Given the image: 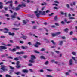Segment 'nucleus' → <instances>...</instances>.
<instances>
[{
	"instance_id": "1",
	"label": "nucleus",
	"mask_w": 77,
	"mask_h": 77,
	"mask_svg": "<svg viewBox=\"0 0 77 77\" xmlns=\"http://www.w3.org/2000/svg\"><path fill=\"white\" fill-rule=\"evenodd\" d=\"M1 68H0V69H1L2 70H0V73H2L3 72V71L5 72L6 71H8V68H6L7 67L6 66L2 65L1 66Z\"/></svg>"
},
{
	"instance_id": "2",
	"label": "nucleus",
	"mask_w": 77,
	"mask_h": 77,
	"mask_svg": "<svg viewBox=\"0 0 77 77\" xmlns=\"http://www.w3.org/2000/svg\"><path fill=\"white\" fill-rule=\"evenodd\" d=\"M6 49H7V47L6 46H0V51H3V50H6Z\"/></svg>"
},
{
	"instance_id": "3",
	"label": "nucleus",
	"mask_w": 77,
	"mask_h": 77,
	"mask_svg": "<svg viewBox=\"0 0 77 77\" xmlns=\"http://www.w3.org/2000/svg\"><path fill=\"white\" fill-rule=\"evenodd\" d=\"M19 64H20V61H17L16 63L17 66H16V68L18 69L21 68V65H19Z\"/></svg>"
},
{
	"instance_id": "4",
	"label": "nucleus",
	"mask_w": 77,
	"mask_h": 77,
	"mask_svg": "<svg viewBox=\"0 0 77 77\" xmlns=\"http://www.w3.org/2000/svg\"><path fill=\"white\" fill-rule=\"evenodd\" d=\"M69 65L71 66L73 65V61L72 59H71L69 60Z\"/></svg>"
},
{
	"instance_id": "5",
	"label": "nucleus",
	"mask_w": 77,
	"mask_h": 77,
	"mask_svg": "<svg viewBox=\"0 0 77 77\" xmlns=\"http://www.w3.org/2000/svg\"><path fill=\"white\" fill-rule=\"evenodd\" d=\"M16 54L19 55H21V54H24V52L23 51H21V52H16Z\"/></svg>"
},
{
	"instance_id": "6",
	"label": "nucleus",
	"mask_w": 77,
	"mask_h": 77,
	"mask_svg": "<svg viewBox=\"0 0 77 77\" xmlns=\"http://www.w3.org/2000/svg\"><path fill=\"white\" fill-rule=\"evenodd\" d=\"M23 73H28V70L27 69H23L22 71Z\"/></svg>"
},
{
	"instance_id": "7",
	"label": "nucleus",
	"mask_w": 77,
	"mask_h": 77,
	"mask_svg": "<svg viewBox=\"0 0 77 77\" xmlns=\"http://www.w3.org/2000/svg\"><path fill=\"white\" fill-rule=\"evenodd\" d=\"M42 11H39V13H36V16L37 17H39V15H41V13Z\"/></svg>"
},
{
	"instance_id": "8",
	"label": "nucleus",
	"mask_w": 77,
	"mask_h": 77,
	"mask_svg": "<svg viewBox=\"0 0 77 77\" xmlns=\"http://www.w3.org/2000/svg\"><path fill=\"white\" fill-rule=\"evenodd\" d=\"M29 62L32 63H34L35 62V60H33V59H31L29 61Z\"/></svg>"
},
{
	"instance_id": "9",
	"label": "nucleus",
	"mask_w": 77,
	"mask_h": 77,
	"mask_svg": "<svg viewBox=\"0 0 77 77\" xmlns=\"http://www.w3.org/2000/svg\"><path fill=\"white\" fill-rule=\"evenodd\" d=\"M8 34H9V36H14V33L13 32V33H11L10 32H8Z\"/></svg>"
},
{
	"instance_id": "10",
	"label": "nucleus",
	"mask_w": 77,
	"mask_h": 77,
	"mask_svg": "<svg viewBox=\"0 0 77 77\" xmlns=\"http://www.w3.org/2000/svg\"><path fill=\"white\" fill-rule=\"evenodd\" d=\"M31 59H36V57L35 56L33 55H32L31 56Z\"/></svg>"
},
{
	"instance_id": "11",
	"label": "nucleus",
	"mask_w": 77,
	"mask_h": 77,
	"mask_svg": "<svg viewBox=\"0 0 77 77\" xmlns=\"http://www.w3.org/2000/svg\"><path fill=\"white\" fill-rule=\"evenodd\" d=\"M59 45H62L63 44V41H59Z\"/></svg>"
},
{
	"instance_id": "12",
	"label": "nucleus",
	"mask_w": 77,
	"mask_h": 77,
	"mask_svg": "<svg viewBox=\"0 0 77 77\" xmlns=\"http://www.w3.org/2000/svg\"><path fill=\"white\" fill-rule=\"evenodd\" d=\"M21 38H23V39H26L27 38V37L26 36H23L21 37Z\"/></svg>"
},
{
	"instance_id": "13",
	"label": "nucleus",
	"mask_w": 77,
	"mask_h": 77,
	"mask_svg": "<svg viewBox=\"0 0 77 77\" xmlns=\"http://www.w3.org/2000/svg\"><path fill=\"white\" fill-rule=\"evenodd\" d=\"M40 14H41L42 15H46V14H45V11H43L42 13L41 12V13H40Z\"/></svg>"
},
{
	"instance_id": "14",
	"label": "nucleus",
	"mask_w": 77,
	"mask_h": 77,
	"mask_svg": "<svg viewBox=\"0 0 77 77\" xmlns=\"http://www.w3.org/2000/svg\"><path fill=\"white\" fill-rule=\"evenodd\" d=\"M14 74H15L17 75H20V74H21V73L20 72H18L17 73L15 72Z\"/></svg>"
},
{
	"instance_id": "15",
	"label": "nucleus",
	"mask_w": 77,
	"mask_h": 77,
	"mask_svg": "<svg viewBox=\"0 0 77 77\" xmlns=\"http://www.w3.org/2000/svg\"><path fill=\"white\" fill-rule=\"evenodd\" d=\"M40 59H45V57L42 56H40Z\"/></svg>"
},
{
	"instance_id": "16",
	"label": "nucleus",
	"mask_w": 77,
	"mask_h": 77,
	"mask_svg": "<svg viewBox=\"0 0 77 77\" xmlns=\"http://www.w3.org/2000/svg\"><path fill=\"white\" fill-rule=\"evenodd\" d=\"M68 30H69V29L68 28H66L65 29H64V31L65 32H66V33H67Z\"/></svg>"
},
{
	"instance_id": "17",
	"label": "nucleus",
	"mask_w": 77,
	"mask_h": 77,
	"mask_svg": "<svg viewBox=\"0 0 77 77\" xmlns=\"http://www.w3.org/2000/svg\"><path fill=\"white\" fill-rule=\"evenodd\" d=\"M57 16H56L54 17V20L55 21H57Z\"/></svg>"
},
{
	"instance_id": "18",
	"label": "nucleus",
	"mask_w": 77,
	"mask_h": 77,
	"mask_svg": "<svg viewBox=\"0 0 77 77\" xmlns=\"http://www.w3.org/2000/svg\"><path fill=\"white\" fill-rule=\"evenodd\" d=\"M12 3V1H8L7 2L6 4L7 5L8 3Z\"/></svg>"
},
{
	"instance_id": "19",
	"label": "nucleus",
	"mask_w": 77,
	"mask_h": 77,
	"mask_svg": "<svg viewBox=\"0 0 77 77\" xmlns=\"http://www.w3.org/2000/svg\"><path fill=\"white\" fill-rule=\"evenodd\" d=\"M12 3V1H8L7 2L6 4L7 5L8 3Z\"/></svg>"
},
{
	"instance_id": "20",
	"label": "nucleus",
	"mask_w": 77,
	"mask_h": 77,
	"mask_svg": "<svg viewBox=\"0 0 77 77\" xmlns=\"http://www.w3.org/2000/svg\"><path fill=\"white\" fill-rule=\"evenodd\" d=\"M72 54L74 55V56H76V52H72Z\"/></svg>"
},
{
	"instance_id": "21",
	"label": "nucleus",
	"mask_w": 77,
	"mask_h": 77,
	"mask_svg": "<svg viewBox=\"0 0 77 77\" xmlns=\"http://www.w3.org/2000/svg\"><path fill=\"white\" fill-rule=\"evenodd\" d=\"M12 29L13 30H19V28H12Z\"/></svg>"
},
{
	"instance_id": "22",
	"label": "nucleus",
	"mask_w": 77,
	"mask_h": 77,
	"mask_svg": "<svg viewBox=\"0 0 77 77\" xmlns=\"http://www.w3.org/2000/svg\"><path fill=\"white\" fill-rule=\"evenodd\" d=\"M15 9L16 11H18L20 9V8L19 7H17L15 8Z\"/></svg>"
},
{
	"instance_id": "23",
	"label": "nucleus",
	"mask_w": 77,
	"mask_h": 77,
	"mask_svg": "<svg viewBox=\"0 0 77 77\" xmlns=\"http://www.w3.org/2000/svg\"><path fill=\"white\" fill-rule=\"evenodd\" d=\"M9 68H10V69H15V68L12 67V66H9Z\"/></svg>"
},
{
	"instance_id": "24",
	"label": "nucleus",
	"mask_w": 77,
	"mask_h": 77,
	"mask_svg": "<svg viewBox=\"0 0 77 77\" xmlns=\"http://www.w3.org/2000/svg\"><path fill=\"white\" fill-rule=\"evenodd\" d=\"M11 51H12L13 52H14V51H16V49L15 48H13L12 50H11Z\"/></svg>"
},
{
	"instance_id": "25",
	"label": "nucleus",
	"mask_w": 77,
	"mask_h": 77,
	"mask_svg": "<svg viewBox=\"0 0 77 77\" xmlns=\"http://www.w3.org/2000/svg\"><path fill=\"white\" fill-rule=\"evenodd\" d=\"M22 6H23V7H26V4H24L23 2L22 3Z\"/></svg>"
},
{
	"instance_id": "26",
	"label": "nucleus",
	"mask_w": 77,
	"mask_h": 77,
	"mask_svg": "<svg viewBox=\"0 0 77 77\" xmlns=\"http://www.w3.org/2000/svg\"><path fill=\"white\" fill-rule=\"evenodd\" d=\"M11 17L12 18H16V16L14 15H12L11 16Z\"/></svg>"
},
{
	"instance_id": "27",
	"label": "nucleus",
	"mask_w": 77,
	"mask_h": 77,
	"mask_svg": "<svg viewBox=\"0 0 77 77\" xmlns=\"http://www.w3.org/2000/svg\"><path fill=\"white\" fill-rule=\"evenodd\" d=\"M52 35L53 37H54L56 36V34H54L53 33H52Z\"/></svg>"
},
{
	"instance_id": "28",
	"label": "nucleus",
	"mask_w": 77,
	"mask_h": 77,
	"mask_svg": "<svg viewBox=\"0 0 77 77\" xmlns=\"http://www.w3.org/2000/svg\"><path fill=\"white\" fill-rule=\"evenodd\" d=\"M4 9H5V11H8V8L6 7H5L4 8Z\"/></svg>"
},
{
	"instance_id": "29",
	"label": "nucleus",
	"mask_w": 77,
	"mask_h": 77,
	"mask_svg": "<svg viewBox=\"0 0 77 77\" xmlns=\"http://www.w3.org/2000/svg\"><path fill=\"white\" fill-rule=\"evenodd\" d=\"M14 26H17V27H18L19 26H20V23H19V24L18 25L16 24H14Z\"/></svg>"
},
{
	"instance_id": "30",
	"label": "nucleus",
	"mask_w": 77,
	"mask_h": 77,
	"mask_svg": "<svg viewBox=\"0 0 77 77\" xmlns=\"http://www.w3.org/2000/svg\"><path fill=\"white\" fill-rule=\"evenodd\" d=\"M60 34H61V32H58L56 33V35H60Z\"/></svg>"
},
{
	"instance_id": "31",
	"label": "nucleus",
	"mask_w": 77,
	"mask_h": 77,
	"mask_svg": "<svg viewBox=\"0 0 77 77\" xmlns=\"http://www.w3.org/2000/svg\"><path fill=\"white\" fill-rule=\"evenodd\" d=\"M16 49H17V50H19L20 49V47L17 46H16Z\"/></svg>"
},
{
	"instance_id": "32",
	"label": "nucleus",
	"mask_w": 77,
	"mask_h": 77,
	"mask_svg": "<svg viewBox=\"0 0 77 77\" xmlns=\"http://www.w3.org/2000/svg\"><path fill=\"white\" fill-rule=\"evenodd\" d=\"M45 49L44 48H42V49L41 50V51H45Z\"/></svg>"
},
{
	"instance_id": "33",
	"label": "nucleus",
	"mask_w": 77,
	"mask_h": 77,
	"mask_svg": "<svg viewBox=\"0 0 77 77\" xmlns=\"http://www.w3.org/2000/svg\"><path fill=\"white\" fill-rule=\"evenodd\" d=\"M6 77H12L11 76L9 75L8 74H7L5 76Z\"/></svg>"
},
{
	"instance_id": "34",
	"label": "nucleus",
	"mask_w": 77,
	"mask_h": 77,
	"mask_svg": "<svg viewBox=\"0 0 77 77\" xmlns=\"http://www.w3.org/2000/svg\"><path fill=\"white\" fill-rule=\"evenodd\" d=\"M51 42H52V43H53V44L54 45H56V43H55V42H54V40H52Z\"/></svg>"
},
{
	"instance_id": "35",
	"label": "nucleus",
	"mask_w": 77,
	"mask_h": 77,
	"mask_svg": "<svg viewBox=\"0 0 77 77\" xmlns=\"http://www.w3.org/2000/svg\"><path fill=\"white\" fill-rule=\"evenodd\" d=\"M54 51L57 54H59V53H60V52H59V51Z\"/></svg>"
},
{
	"instance_id": "36",
	"label": "nucleus",
	"mask_w": 77,
	"mask_h": 77,
	"mask_svg": "<svg viewBox=\"0 0 77 77\" xmlns=\"http://www.w3.org/2000/svg\"><path fill=\"white\" fill-rule=\"evenodd\" d=\"M72 34H73V31H71L69 35H72Z\"/></svg>"
},
{
	"instance_id": "37",
	"label": "nucleus",
	"mask_w": 77,
	"mask_h": 77,
	"mask_svg": "<svg viewBox=\"0 0 77 77\" xmlns=\"http://www.w3.org/2000/svg\"><path fill=\"white\" fill-rule=\"evenodd\" d=\"M34 52L36 53H40V52H38V51L37 50L34 51Z\"/></svg>"
},
{
	"instance_id": "38",
	"label": "nucleus",
	"mask_w": 77,
	"mask_h": 77,
	"mask_svg": "<svg viewBox=\"0 0 77 77\" xmlns=\"http://www.w3.org/2000/svg\"><path fill=\"white\" fill-rule=\"evenodd\" d=\"M23 58H24V59H26V58L27 57V56L24 55V56H23Z\"/></svg>"
},
{
	"instance_id": "39",
	"label": "nucleus",
	"mask_w": 77,
	"mask_h": 77,
	"mask_svg": "<svg viewBox=\"0 0 77 77\" xmlns=\"http://www.w3.org/2000/svg\"><path fill=\"white\" fill-rule=\"evenodd\" d=\"M34 45V46H35V47H39V46H38V44H36L35 45Z\"/></svg>"
},
{
	"instance_id": "40",
	"label": "nucleus",
	"mask_w": 77,
	"mask_h": 77,
	"mask_svg": "<svg viewBox=\"0 0 77 77\" xmlns=\"http://www.w3.org/2000/svg\"><path fill=\"white\" fill-rule=\"evenodd\" d=\"M66 6L67 7V8H69V9L70 8V7H69V4H66Z\"/></svg>"
},
{
	"instance_id": "41",
	"label": "nucleus",
	"mask_w": 77,
	"mask_h": 77,
	"mask_svg": "<svg viewBox=\"0 0 77 77\" xmlns=\"http://www.w3.org/2000/svg\"><path fill=\"white\" fill-rule=\"evenodd\" d=\"M51 62L52 63H54L55 62V60H52L51 61Z\"/></svg>"
},
{
	"instance_id": "42",
	"label": "nucleus",
	"mask_w": 77,
	"mask_h": 77,
	"mask_svg": "<svg viewBox=\"0 0 77 77\" xmlns=\"http://www.w3.org/2000/svg\"><path fill=\"white\" fill-rule=\"evenodd\" d=\"M23 24H26L27 23V21H25V20H23Z\"/></svg>"
},
{
	"instance_id": "43",
	"label": "nucleus",
	"mask_w": 77,
	"mask_h": 77,
	"mask_svg": "<svg viewBox=\"0 0 77 77\" xmlns=\"http://www.w3.org/2000/svg\"><path fill=\"white\" fill-rule=\"evenodd\" d=\"M56 47V46H52L51 47V48H55Z\"/></svg>"
},
{
	"instance_id": "44",
	"label": "nucleus",
	"mask_w": 77,
	"mask_h": 77,
	"mask_svg": "<svg viewBox=\"0 0 77 77\" xmlns=\"http://www.w3.org/2000/svg\"><path fill=\"white\" fill-rule=\"evenodd\" d=\"M54 2L55 3H58V4H59V2H58V1H54Z\"/></svg>"
},
{
	"instance_id": "45",
	"label": "nucleus",
	"mask_w": 77,
	"mask_h": 77,
	"mask_svg": "<svg viewBox=\"0 0 77 77\" xmlns=\"http://www.w3.org/2000/svg\"><path fill=\"white\" fill-rule=\"evenodd\" d=\"M36 44H37V45H41V43L38 42H36Z\"/></svg>"
},
{
	"instance_id": "46",
	"label": "nucleus",
	"mask_w": 77,
	"mask_h": 77,
	"mask_svg": "<svg viewBox=\"0 0 77 77\" xmlns=\"http://www.w3.org/2000/svg\"><path fill=\"white\" fill-rule=\"evenodd\" d=\"M14 60H19V59L18 58H15L14 59Z\"/></svg>"
},
{
	"instance_id": "47",
	"label": "nucleus",
	"mask_w": 77,
	"mask_h": 77,
	"mask_svg": "<svg viewBox=\"0 0 77 77\" xmlns=\"http://www.w3.org/2000/svg\"><path fill=\"white\" fill-rule=\"evenodd\" d=\"M15 16H17V13L16 12H14L13 14Z\"/></svg>"
},
{
	"instance_id": "48",
	"label": "nucleus",
	"mask_w": 77,
	"mask_h": 77,
	"mask_svg": "<svg viewBox=\"0 0 77 77\" xmlns=\"http://www.w3.org/2000/svg\"><path fill=\"white\" fill-rule=\"evenodd\" d=\"M0 38L2 39H5V37L4 36H1Z\"/></svg>"
},
{
	"instance_id": "49",
	"label": "nucleus",
	"mask_w": 77,
	"mask_h": 77,
	"mask_svg": "<svg viewBox=\"0 0 77 77\" xmlns=\"http://www.w3.org/2000/svg\"><path fill=\"white\" fill-rule=\"evenodd\" d=\"M4 29L6 31H9V30L8 29V28H4Z\"/></svg>"
},
{
	"instance_id": "50",
	"label": "nucleus",
	"mask_w": 77,
	"mask_h": 77,
	"mask_svg": "<svg viewBox=\"0 0 77 77\" xmlns=\"http://www.w3.org/2000/svg\"><path fill=\"white\" fill-rule=\"evenodd\" d=\"M28 65L29 66H33V64L31 63H30L28 64Z\"/></svg>"
},
{
	"instance_id": "51",
	"label": "nucleus",
	"mask_w": 77,
	"mask_h": 77,
	"mask_svg": "<svg viewBox=\"0 0 77 77\" xmlns=\"http://www.w3.org/2000/svg\"><path fill=\"white\" fill-rule=\"evenodd\" d=\"M3 8V5H0V9H2V8Z\"/></svg>"
},
{
	"instance_id": "52",
	"label": "nucleus",
	"mask_w": 77,
	"mask_h": 77,
	"mask_svg": "<svg viewBox=\"0 0 77 77\" xmlns=\"http://www.w3.org/2000/svg\"><path fill=\"white\" fill-rule=\"evenodd\" d=\"M72 59L74 60V61L75 60H75V57H72Z\"/></svg>"
},
{
	"instance_id": "53",
	"label": "nucleus",
	"mask_w": 77,
	"mask_h": 77,
	"mask_svg": "<svg viewBox=\"0 0 77 77\" xmlns=\"http://www.w3.org/2000/svg\"><path fill=\"white\" fill-rule=\"evenodd\" d=\"M8 59H13V58L11 57H8Z\"/></svg>"
},
{
	"instance_id": "54",
	"label": "nucleus",
	"mask_w": 77,
	"mask_h": 77,
	"mask_svg": "<svg viewBox=\"0 0 77 77\" xmlns=\"http://www.w3.org/2000/svg\"><path fill=\"white\" fill-rule=\"evenodd\" d=\"M45 65H48V61H46L45 63Z\"/></svg>"
},
{
	"instance_id": "55",
	"label": "nucleus",
	"mask_w": 77,
	"mask_h": 77,
	"mask_svg": "<svg viewBox=\"0 0 77 77\" xmlns=\"http://www.w3.org/2000/svg\"><path fill=\"white\" fill-rule=\"evenodd\" d=\"M73 3L74 6H75V3H76V2H73Z\"/></svg>"
},
{
	"instance_id": "56",
	"label": "nucleus",
	"mask_w": 77,
	"mask_h": 77,
	"mask_svg": "<svg viewBox=\"0 0 77 77\" xmlns=\"http://www.w3.org/2000/svg\"><path fill=\"white\" fill-rule=\"evenodd\" d=\"M11 9H13V10H15V7H12Z\"/></svg>"
},
{
	"instance_id": "57",
	"label": "nucleus",
	"mask_w": 77,
	"mask_h": 77,
	"mask_svg": "<svg viewBox=\"0 0 77 77\" xmlns=\"http://www.w3.org/2000/svg\"><path fill=\"white\" fill-rule=\"evenodd\" d=\"M20 42L21 44H24V42L22 41H20Z\"/></svg>"
},
{
	"instance_id": "58",
	"label": "nucleus",
	"mask_w": 77,
	"mask_h": 77,
	"mask_svg": "<svg viewBox=\"0 0 77 77\" xmlns=\"http://www.w3.org/2000/svg\"><path fill=\"white\" fill-rule=\"evenodd\" d=\"M46 5V3H45L44 4L42 3L41 4L42 6H44V5Z\"/></svg>"
},
{
	"instance_id": "59",
	"label": "nucleus",
	"mask_w": 77,
	"mask_h": 77,
	"mask_svg": "<svg viewBox=\"0 0 77 77\" xmlns=\"http://www.w3.org/2000/svg\"><path fill=\"white\" fill-rule=\"evenodd\" d=\"M46 77H53V76H51V75H46Z\"/></svg>"
},
{
	"instance_id": "60",
	"label": "nucleus",
	"mask_w": 77,
	"mask_h": 77,
	"mask_svg": "<svg viewBox=\"0 0 77 77\" xmlns=\"http://www.w3.org/2000/svg\"><path fill=\"white\" fill-rule=\"evenodd\" d=\"M2 44L3 45H4L5 46H6V44L4 43H2Z\"/></svg>"
},
{
	"instance_id": "61",
	"label": "nucleus",
	"mask_w": 77,
	"mask_h": 77,
	"mask_svg": "<svg viewBox=\"0 0 77 77\" xmlns=\"http://www.w3.org/2000/svg\"><path fill=\"white\" fill-rule=\"evenodd\" d=\"M54 9H58V8L56 7H54Z\"/></svg>"
},
{
	"instance_id": "62",
	"label": "nucleus",
	"mask_w": 77,
	"mask_h": 77,
	"mask_svg": "<svg viewBox=\"0 0 77 77\" xmlns=\"http://www.w3.org/2000/svg\"><path fill=\"white\" fill-rule=\"evenodd\" d=\"M9 11L11 13V14H12L13 13V11L12 10H9Z\"/></svg>"
},
{
	"instance_id": "63",
	"label": "nucleus",
	"mask_w": 77,
	"mask_h": 77,
	"mask_svg": "<svg viewBox=\"0 0 77 77\" xmlns=\"http://www.w3.org/2000/svg\"><path fill=\"white\" fill-rule=\"evenodd\" d=\"M29 71H30V72H33V70H32V69H29Z\"/></svg>"
},
{
	"instance_id": "64",
	"label": "nucleus",
	"mask_w": 77,
	"mask_h": 77,
	"mask_svg": "<svg viewBox=\"0 0 77 77\" xmlns=\"http://www.w3.org/2000/svg\"><path fill=\"white\" fill-rule=\"evenodd\" d=\"M55 24L56 26H59V25L58 23H55Z\"/></svg>"
}]
</instances>
